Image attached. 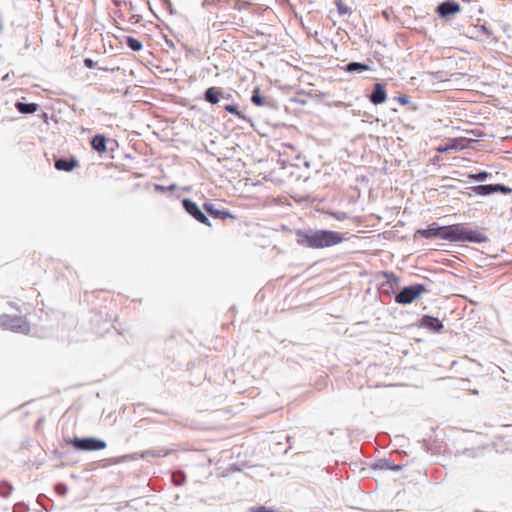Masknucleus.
Instances as JSON below:
<instances>
[{
	"label": "nucleus",
	"instance_id": "39448f33",
	"mask_svg": "<svg viewBox=\"0 0 512 512\" xmlns=\"http://www.w3.org/2000/svg\"><path fill=\"white\" fill-rule=\"evenodd\" d=\"M471 141L465 138H454L450 139L445 146L437 148V152L444 153L449 150H463L468 147Z\"/></svg>",
	"mask_w": 512,
	"mask_h": 512
},
{
	"label": "nucleus",
	"instance_id": "20e7f679",
	"mask_svg": "<svg viewBox=\"0 0 512 512\" xmlns=\"http://www.w3.org/2000/svg\"><path fill=\"white\" fill-rule=\"evenodd\" d=\"M425 291L426 288L422 284L408 286L396 295L395 301L399 304H410Z\"/></svg>",
	"mask_w": 512,
	"mask_h": 512
},
{
	"label": "nucleus",
	"instance_id": "a211bd4d",
	"mask_svg": "<svg viewBox=\"0 0 512 512\" xmlns=\"http://www.w3.org/2000/svg\"><path fill=\"white\" fill-rule=\"evenodd\" d=\"M335 5L337 7L339 15H346L351 13V8L347 6L343 0H335Z\"/></svg>",
	"mask_w": 512,
	"mask_h": 512
},
{
	"label": "nucleus",
	"instance_id": "f257e3e1",
	"mask_svg": "<svg viewBox=\"0 0 512 512\" xmlns=\"http://www.w3.org/2000/svg\"><path fill=\"white\" fill-rule=\"evenodd\" d=\"M423 237L449 242H475L481 243L487 240V236L479 230L466 229L463 226H436L417 230L414 238Z\"/></svg>",
	"mask_w": 512,
	"mask_h": 512
},
{
	"label": "nucleus",
	"instance_id": "393cba45",
	"mask_svg": "<svg viewBox=\"0 0 512 512\" xmlns=\"http://www.w3.org/2000/svg\"><path fill=\"white\" fill-rule=\"evenodd\" d=\"M481 30L488 36H492L493 32L491 29H489L487 26L482 25Z\"/></svg>",
	"mask_w": 512,
	"mask_h": 512
},
{
	"label": "nucleus",
	"instance_id": "dca6fc26",
	"mask_svg": "<svg viewBox=\"0 0 512 512\" xmlns=\"http://www.w3.org/2000/svg\"><path fill=\"white\" fill-rule=\"evenodd\" d=\"M126 44L133 51H140L143 48L142 43L131 36L126 37Z\"/></svg>",
	"mask_w": 512,
	"mask_h": 512
},
{
	"label": "nucleus",
	"instance_id": "423d86ee",
	"mask_svg": "<svg viewBox=\"0 0 512 512\" xmlns=\"http://www.w3.org/2000/svg\"><path fill=\"white\" fill-rule=\"evenodd\" d=\"M183 207L185 210L192 215L197 221L205 223L206 217L204 213L200 210V208L197 206V204L189 199L183 200Z\"/></svg>",
	"mask_w": 512,
	"mask_h": 512
},
{
	"label": "nucleus",
	"instance_id": "4468645a",
	"mask_svg": "<svg viewBox=\"0 0 512 512\" xmlns=\"http://www.w3.org/2000/svg\"><path fill=\"white\" fill-rule=\"evenodd\" d=\"M0 324L5 328H10L12 330H20L23 325L21 324V319L14 317L11 318L9 316H3L0 318Z\"/></svg>",
	"mask_w": 512,
	"mask_h": 512
},
{
	"label": "nucleus",
	"instance_id": "4be33fe9",
	"mask_svg": "<svg viewBox=\"0 0 512 512\" xmlns=\"http://www.w3.org/2000/svg\"><path fill=\"white\" fill-rule=\"evenodd\" d=\"M333 216L337 221H345L347 220V214L345 212H337L333 213Z\"/></svg>",
	"mask_w": 512,
	"mask_h": 512
},
{
	"label": "nucleus",
	"instance_id": "ddd939ff",
	"mask_svg": "<svg viewBox=\"0 0 512 512\" xmlns=\"http://www.w3.org/2000/svg\"><path fill=\"white\" fill-rule=\"evenodd\" d=\"M386 98H387V95H386V91L385 89L383 88V86L379 83H377L375 85V88H374V91L370 97V100L373 104H381V103H384L386 101Z\"/></svg>",
	"mask_w": 512,
	"mask_h": 512
},
{
	"label": "nucleus",
	"instance_id": "a878e982",
	"mask_svg": "<svg viewBox=\"0 0 512 512\" xmlns=\"http://www.w3.org/2000/svg\"><path fill=\"white\" fill-rule=\"evenodd\" d=\"M398 100L402 104H407L408 103V98L406 96L399 97Z\"/></svg>",
	"mask_w": 512,
	"mask_h": 512
},
{
	"label": "nucleus",
	"instance_id": "412c9836",
	"mask_svg": "<svg viewBox=\"0 0 512 512\" xmlns=\"http://www.w3.org/2000/svg\"><path fill=\"white\" fill-rule=\"evenodd\" d=\"M225 110L231 114L236 115L238 118H243V115H242L241 111L238 109L237 105H232V104L226 105Z\"/></svg>",
	"mask_w": 512,
	"mask_h": 512
},
{
	"label": "nucleus",
	"instance_id": "0eeeda50",
	"mask_svg": "<svg viewBox=\"0 0 512 512\" xmlns=\"http://www.w3.org/2000/svg\"><path fill=\"white\" fill-rule=\"evenodd\" d=\"M460 11V5L456 2L446 1L438 5L437 13L441 17H447Z\"/></svg>",
	"mask_w": 512,
	"mask_h": 512
},
{
	"label": "nucleus",
	"instance_id": "7ed1b4c3",
	"mask_svg": "<svg viewBox=\"0 0 512 512\" xmlns=\"http://www.w3.org/2000/svg\"><path fill=\"white\" fill-rule=\"evenodd\" d=\"M76 450L97 451L106 448V442L97 438H73L68 442Z\"/></svg>",
	"mask_w": 512,
	"mask_h": 512
},
{
	"label": "nucleus",
	"instance_id": "aec40b11",
	"mask_svg": "<svg viewBox=\"0 0 512 512\" xmlns=\"http://www.w3.org/2000/svg\"><path fill=\"white\" fill-rule=\"evenodd\" d=\"M16 108L19 110V112L24 113V114L32 113V104H25V103L18 102L16 104Z\"/></svg>",
	"mask_w": 512,
	"mask_h": 512
},
{
	"label": "nucleus",
	"instance_id": "2eb2a0df",
	"mask_svg": "<svg viewBox=\"0 0 512 512\" xmlns=\"http://www.w3.org/2000/svg\"><path fill=\"white\" fill-rule=\"evenodd\" d=\"M221 90L217 87H210L205 91V100L211 104H217L220 101Z\"/></svg>",
	"mask_w": 512,
	"mask_h": 512
},
{
	"label": "nucleus",
	"instance_id": "6ab92c4d",
	"mask_svg": "<svg viewBox=\"0 0 512 512\" xmlns=\"http://www.w3.org/2000/svg\"><path fill=\"white\" fill-rule=\"evenodd\" d=\"M251 101L256 106H263L264 105V98L262 97L259 88L254 89L252 97H251Z\"/></svg>",
	"mask_w": 512,
	"mask_h": 512
},
{
	"label": "nucleus",
	"instance_id": "bb28decb",
	"mask_svg": "<svg viewBox=\"0 0 512 512\" xmlns=\"http://www.w3.org/2000/svg\"><path fill=\"white\" fill-rule=\"evenodd\" d=\"M33 109H34V112L37 111V109H38L37 104L34 103Z\"/></svg>",
	"mask_w": 512,
	"mask_h": 512
},
{
	"label": "nucleus",
	"instance_id": "f3484780",
	"mask_svg": "<svg viewBox=\"0 0 512 512\" xmlns=\"http://www.w3.org/2000/svg\"><path fill=\"white\" fill-rule=\"evenodd\" d=\"M369 69V66L368 65H365V64H362V63H358V62H352V63H349L346 67V70L348 72H355V71H366Z\"/></svg>",
	"mask_w": 512,
	"mask_h": 512
},
{
	"label": "nucleus",
	"instance_id": "b1692460",
	"mask_svg": "<svg viewBox=\"0 0 512 512\" xmlns=\"http://www.w3.org/2000/svg\"><path fill=\"white\" fill-rule=\"evenodd\" d=\"M84 64L88 68H93L95 66V62L92 59H90V58H86L84 60Z\"/></svg>",
	"mask_w": 512,
	"mask_h": 512
},
{
	"label": "nucleus",
	"instance_id": "f03ea898",
	"mask_svg": "<svg viewBox=\"0 0 512 512\" xmlns=\"http://www.w3.org/2000/svg\"><path fill=\"white\" fill-rule=\"evenodd\" d=\"M298 243L310 248H325L341 243L345 240L340 233L329 230H319L312 234L297 232Z\"/></svg>",
	"mask_w": 512,
	"mask_h": 512
},
{
	"label": "nucleus",
	"instance_id": "9b49d317",
	"mask_svg": "<svg viewBox=\"0 0 512 512\" xmlns=\"http://www.w3.org/2000/svg\"><path fill=\"white\" fill-rule=\"evenodd\" d=\"M421 325L427 329L439 332L443 329L442 322L435 317L432 316H424L421 320Z\"/></svg>",
	"mask_w": 512,
	"mask_h": 512
},
{
	"label": "nucleus",
	"instance_id": "5701e85b",
	"mask_svg": "<svg viewBox=\"0 0 512 512\" xmlns=\"http://www.w3.org/2000/svg\"><path fill=\"white\" fill-rule=\"evenodd\" d=\"M488 175L489 174L487 172H481V173L473 176V178L478 180V181H483V180H485L488 177Z\"/></svg>",
	"mask_w": 512,
	"mask_h": 512
},
{
	"label": "nucleus",
	"instance_id": "9d476101",
	"mask_svg": "<svg viewBox=\"0 0 512 512\" xmlns=\"http://www.w3.org/2000/svg\"><path fill=\"white\" fill-rule=\"evenodd\" d=\"M78 166V161L74 157L66 159H57L55 161V168L60 171L70 172Z\"/></svg>",
	"mask_w": 512,
	"mask_h": 512
},
{
	"label": "nucleus",
	"instance_id": "1a4fd4ad",
	"mask_svg": "<svg viewBox=\"0 0 512 512\" xmlns=\"http://www.w3.org/2000/svg\"><path fill=\"white\" fill-rule=\"evenodd\" d=\"M204 208L206 212L215 219L225 221L227 218L233 219L227 211L216 208L214 203H205Z\"/></svg>",
	"mask_w": 512,
	"mask_h": 512
},
{
	"label": "nucleus",
	"instance_id": "6e6552de",
	"mask_svg": "<svg viewBox=\"0 0 512 512\" xmlns=\"http://www.w3.org/2000/svg\"><path fill=\"white\" fill-rule=\"evenodd\" d=\"M478 194L480 195H488V194H491L493 192H502L504 194H508V193H511L512 192V189L509 188V187H506L504 185H501V184H496V185H480L476 188Z\"/></svg>",
	"mask_w": 512,
	"mask_h": 512
},
{
	"label": "nucleus",
	"instance_id": "f8f14e48",
	"mask_svg": "<svg viewBox=\"0 0 512 512\" xmlns=\"http://www.w3.org/2000/svg\"><path fill=\"white\" fill-rule=\"evenodd\" d=\"M91 146L99 154H104L107 151V138L97 134L91 139Z\"/></svg>",
	"mask_w": 512,
	"mask_h": 512
}]
</instances>
